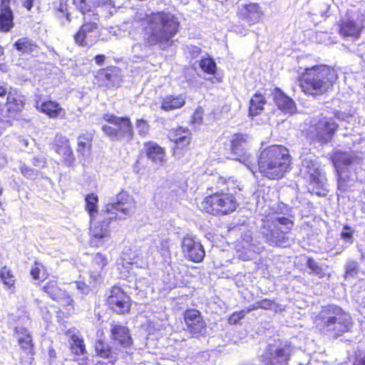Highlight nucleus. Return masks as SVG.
<instances>
[{"instance_id": "nucleus-1", "label": "nucleus", "mask_w": 365, "mask_h": 365, "mask_svg": "<svg viewBox=\"0 0 365 365\" xmlns=\"http://www.w3.org/2000/svg\"><path fill=\"white\" fill-rule=\"evenodd\" d=\"M135 19L141 23L143 38L148 46H158L163 50L168 48L179 31L178 18L168 11L150 14L138 12Z\"/></svg>"}, {"instance_id": "nucleus-2", "label": "nucleus", "mask_w": 365, "mask_h": 365, "mask_svg": "<svg viewBox=\"0 0 365 365\" xmlns=\"http://www.w3.org/2000/svg\"><path fill=\"white\" fill-rule=\"evenodd\" d=\"M136 203L126 192L118 193L115 200L108 202L99 214L98 221L91 227L90 244L98 247L110 237V224L115 220H125L134 214Z\"/></svg>"}, {"instance_id": "nucleus-3", "label": "nucleus", "mask_w": 365, "mask_h": 365, "mask_svg": "<svg viewBox=\"0 0 365 365\" xmlns=\"http://www.w3.org/2000/svg\"><path fill=\"white\" fill-rule=\"evenodd\" d=\"M289 150L282 145H271L263 150L257 160V168L265 177L275 180L282 178L290 166Z\"/></svg>"}, {"instance_id": "nucleus-4", "label": "nucleus", "mask_w": 365, "mask_h": 365, "mask_svg": "<svg viewBox=\"0 0 365 365\" xmlns=\"http://www.w3.org/2000/svg\"><path fill=\"white\" fill-rule=\"evenodd\" d=\"M317 328L334 337L341 336L352 327L350 314L339 306L329 304L322 307L315 318Z\"/></svg>"}, {"instance_id": "nucleus-5", "label": "nucleus", "mask_w": 365, "mask_h": 365, "mask_svg": "<svg viewBox=\"0 0 365 365\" xmlns=\"http://www.w3.org/2000/svg\"><path fill=\"white\" fill-rule=\"evenodd\" d=\"M336 79V73L333 68L319 65L306 68L299 78V84L305 94L317 96L326 93Z\"/></svg>"}, {"instance_id": "nucleus-6", "label": "nucleus", "mask_w": 365, "mask_h": 365, "mask_svg": "<svg viewBox=\"0 0 365 365\" xmlns=\"http://www.w3.org/2000/svg\"><path fill=\"white\" fill-rule=\"evenodd\" d=\"M299 173L309 182V192L319 196L327 195L328 192L327 178L314 155L308 154L301 156Z\"/></svg>"}, {"instance_id": "nucleus-7", "label": "nucleus", "mask_w": 365, "mask_h": 365, "mask_svg": "<svg viewBox=\"0 0 365 365\" xmlns=\"http://www.w3.org/2000/svg\"><path fill=\"white\" fill-rule=\"evenodd\" d=\"M103 119L110 124L102 125V131L110 140L128 143L133 139V127L128 117H120L112 113H104Z\"/></svg>"}, {"instance_id": "nucleus-8", "label": "nucleus", "mask_w": 365, "mask_h": 365, "mask_svg": "<svg viewBox=\"0 0 365 365\" xmlns=\"http://www.w3.org/2000/svg\"><path fill=\"white\" fill-rule=\"evenodd\" d=\"M294 222L284 216L274 217L267 229L262 232L267 242L270 245L288 247L293 242V237L289 231Z\"/></svg>"}, {"instance_id": "nucleus-9", "label": "nucleus", "mask_w": 365, "mask_h": 365, "mask_svg": "<svg viewBox=\"0 0 365 365\" xmlns=\"http://www.w3.org/2000/svg\"><path fill=\"white\" fill-rule=\"evenodd\" d=\"M237 205L233 194L216 191L203 200L200 208L208 214L222 216L233 212Z\"/></svg>"}, {"instance_id": "nucleus-10", "label": "nucleus", "mask_w": 365, "mask_h": 365, "mask_svg": "<svg viewBox=\"0 0 365 365\" xmlns=\"http://www.w3.org/2000/svg\"><path fill=\"white\" fill-rule=\"evenodd\" d=\"M338 126L333 118L324 116L312 120L307 138L313 143L326 144L331 141Z\"/></svg>"}, {"instance_id": "nucleus-11", "label": "nucleus", "mask_w": 365, "mask_h": 365, "mask_svg": "<svg viewBox=\"0 0 365 365\" xmlns=\"http://www.w3.org/2000/svg\"><path fill=\"white\" fill-rule=\"evenodd\" d=\"M294 349L287 341H274L268 344L262 361L264 365H288Z\"/></svg>"}, {"instance_id": "nucleus-12", "label": "nucleus", "mask_w": 365, "mask_h": 365, "mask_svg": "<svg viewBox=\"0 0 365 365\" xmlns=\"http://www.w3.org/2000/svg\"><path fill=\"white\" fill-rule=\"evenodd\" d=\"M247 135L236 134L231 140V158L243 163L252 173L257 170V159L247 152Z\"/></svg>"}, {"instance_id": "nucleus-13", "label": "nucleus", "mask_w": 365, "mask_h": 365, "mask_svg": "<svg viewBox=\"0 0 365 365\" xmlns=\"http://www.w3.org/2000/svg\"><path fill=\"white\" fill-rule=\"evenodd\" d=\"M364 14L357 9L347 11L344 19L340 24L339 33L344 37L358 38L364 27Z\"/></svg>"}, {"instance_id": "nucleus-14", "label": "nucleus", "mask_w": 365, "mask_h": 365, "mask_svg": "<svg viewBox=\"0 0 365 365\" xmlns=\"http://www.w3.org/2000/svg\"><path fill=\"white\" fill-rule=\"evenodd\" d=\"M83 23L74 35L75 42L80 46H90L94 44L99 37L98 20L94 18L83 17Z\"/></svg>"}, {"instance_id": "nucleus-15", "label": "nucleus", "mask_w": 365, "mask_h": 365, "mask_svg": "<svg viewBox=\"0 0 365 365\" xmlns=\"http://www.w3.org/2000/svg\"><path fill=\"white\" fill-rule=\"evenodd\" d=\"M6 102L0 101V115L2 117H14L21 112L25 105V97L16 90L10 88L6 94Z\"/></svg>"}, {"instance_id": "nucleus-16", "label": "nucleus", "mask_w": 365, "mask_h": 365, "mask_svg": "<svg viewBox=\"0 0 365 365\" xmlns=\"http://www.w3.org/2000/svg\"><path fill=\"white\" fill-rule=\"evenodd\" d=\"M184 320L187 327L186 330L193 337L197 338L206 333V323L198 310H186L184 314Z\"/></svg>"}, {"instance_id": "nucleus-17", "label": "nucleus", "mask_w": 365, "mask_h": 365, "mask_svg": "<svg viewBox=\"0 0 365 365\" xmlns=\"http://www.w3.org/2000/svg\"><path fill=\"white\" fill-rule=\"evenodd\" d=\"M107 301L110 309L118 314H125L130 311V297L119 287L112 288Z\"/></svg>"}, {"instance_id": "nucleus-18", "label": "nucleus", "mask_w": 365, "mask_h": 365, "mask_svg": "<svg viewBox=\"0 0 365 365\" xmlns=\"http://www.w3.org/2000/svg\"><path fill=\"white\" fill-rule=\"evenodd\" d=\"M182 249L185 257L194 262L202 261L205 255V250L201 243L190 237L183 238Z\"/></svg>"}, {"instance_id": "nucleus-19", "label": "nucleus", "mask_w": 365, "mask_h": 365, "mask_svg": "<svg viewBox=\"0 0 365 365\" xmlns=\"http://www.w3.org/2000/svg\"><path fill=\"white\" fill-rule=\"evenodd\" d=\"M42 289L53 300L61 303L63 306L73 307V300L72 297L67 292L58 287L56 280L47 281Z\"/></svg>"}, {"instance_id": "nucleus-20", "label": "nucleus", "mask_w": 365, "mask_h": 365, "mask_svg": "<svg viewBox=\"0 0 365 365\" xmlns=\"http://www.w3.org/2000/svg\"><path fill=\"white\" fill-rule=\"evenodd\" d=\"M54 150L62 156L63 163L68 167L73 166L76 160L69 140L61 134H57L54 139Z\"/></svg>"}, {"instance_id": "nucleus-21", "label": "nucleus", "mask_w": 365, "mask_h": 365, "mask_svg": "<svg viewBox=\"0 0 365 365\" xmlns=\"http://www.w3.org/2000/svg\"><path fill=\"white\" fill-rule=\"evenodd\" d=\"M111 339L123 348L130 347L133 340L128 328L117 323L110 324Z\"/></svg>"}, {"instance_id": "nucleus-22", "label": "nucleus", "mask_w": 365, "mask_h": 365, "mask_svg": "<svg viewBox=\"0 0 365 365\" xmlns=\"http://www.w3.org/2000/svg\"><path fill=\"white\" fill-rule=\"evenodd\" d=\"M11 0H1L0 31L7 33L14 26V14L10 7Z\"/></svg>"}, {"instance_id": "nucleus-23", "label": "nucleus", "mask_w": 365, "mask_h": 365, "mask_svg": "<svg viewBox=\"0 0 365 365\" xmlns=\"http://www.w3.org/2000/svg\"><path fill=\"white\" fill-rule=\"evenodd\" d=\"M145 150L148 158L155 166H163L165 163V152L164 148L156 143L150 141L145 144Z\"/></svg>"}, {"instance_id": "nucleus-24", "label": "nucleus", "mask_w": 365, "mask_h": 365, "mask_svg": "<svg viewBox=\"0 0 365 365\" xmlns=\"http://www.w3.org/2000/svg\"><path fill=\"white\" fill-rule=\"evenodd\" d=\"M262 14L261 8L256 3L245 4L240 11V19L250 24L259 21Z\"/></svg>"}, {"instance_id": "nucleus-25", "label": "nucleus", "mask_w": 365, "mask_h": 365, "mask_svg": "<svg viewBox=\"0 0 365 365\" xmlns=\"http://www.w3.org/2000/svg\"><path fill=\"white\" fill-rule=\"evenodd\" d=\"M273 100L278 108L284 113H294L297 109L294 101L279 88H276L274 91Z\"/></svg>"}, {"instance_id": "nucleus-26", "label": "nucleus", "mask_w": 365, "mask_h": 365, "mask_svg": "<svg viewBox=\"0 0 365 365\" xmlns=\"http://www.w3.org/2000/svg\"><path fill=\"white\" fill-rule=\"evenodd\" d=\"M96 353L101 358L107 359L110 363H113L118 358L119 350L113 349L103 340H98L94 344Z\"/></svg>"}, {"instance_id": "nucleus-27", "label": "nucleus", "mask_w": 365, "mask_h": 365, "mask_svg": "<svg viewBox=\"0 0 365 365\" xmlns=\"http://www.w3.org/2000/svg\"><path fill=\"white\" fill-rule=\"evenodd\" d=\"M170 138L175 143L178 148L182 149L190 144L191 133L186 128L178 127L170 133Z\"/></svg>"}, {"instance_id": "nucleus-28", "label": "nucleus", "mask_w": 365, "mask_h": 365, "mask_svg": "<svg viewBox=\"0 0 365 365\" xmlns=\"http://www.w3.org/2000/svg\"><path fill=\"white\" fill-rule=\"evenodd\" d=\"M185 97L182 94L178 96L167 95L160 101V108L165 111H171L184 106Z\"/></svg>"}, {"instance_id": "nucleus-29", "label": "nucleus", "mask_w": 365, "mask_h": 365, "mask_svg": "<svg viewBox=\"0 0 365 365\" xmlns=\"http://www.w3.org/2000/svg\"><path fill=\"white\" fill-rule=\"evenodd\" d=\"M73 4L76 10L80 11L83 16H87L88 18L92 16L94 20H98V15L94 11L97 3L93 0H73Z\"/></svg>"}, {"instance_id": "nucleus-30", "label": "nucleus", "mask_w": 365, "mask_h": 365, "mask_svg": "<svg viewBox=\"0 0 365 365\" xmlns=\"http://www.w3.org/2000/svg\"><path fill=\"white\" fill-rule=\"evenodd\" d=\"M19 344L22 349L29 353H32L34 344L32 336L29 330L23 327H17L15 329Z\"/></svg>"}, {"instance_id": "nucleus-31", "label": "nucleus", "mask_w": 365, "mask_h": 365, "mask_svg": "<svg viewBox=\"0 0 365 365\" xmlns=\"http://www.w3.org/2000/svg\"><path fill=\"white\" fill-rule=\"evenodd\" d=\"M14 48L21 54H32L38 51V46L31 39L24 37L17 40L13 45Z\"/></svg>"}, {"instance_id": "nucleus-32", "label": "nucleus", "mask_w": 365, "mask_h": 365, "mask_svg": "<svg viewBox=\"0 0 365 365\" xmlns=\"http://www.w3.org/2000/svg\"><path fill=\"white\" fill-rule=\"evenodd\" d=\"M36 106L42 113H46L51 118H56L63 111V109L60 107L58 103L51 101L44 102L37 101Z\"/></svg>"}, {"instance_id": "nucleus-33", "label": "nucleus", "mask_w": 365, "mask_h": 365, "mask_svg": "<svg viewBox=\"0 0 365 365\" xmlns=\"http://www.w3.org/2000/svg\"><path fill=\"white\" fill-rule=\"evenodd\" d=\"M355 175H350L348 171L342 170L338 172V189L341 192L347 191L354 186Z\"/></svg>"}, {"instance_id": "nucleus-34", "label": "nucleus", "mask_w": 365, "mask_h": 365, "mask_svg": "<svg viewBox=\"0 0 365 365\" xmlns=\"http://www.w3.org/2000/svg\"><path fill=\"white\" fill-rule=\"evenodd\" d=\"M265 103L266 100L264 97L260 93H255L250 101V115L255 116L261 113Z\"/></svg>"}, {"instance_id": "nucleus-35", "label": "nucleus", "mask_w": 365, "mask_h": 365, "mask_svg": "<svg viewBox=\"0 0 365 365\" xmlns=\"http://www.w3.org/2000/svg\"><path fill=\"white\" fill-rule=\"evenodd\" d=\"M93 135L91 133H83L78 138L77 152L85 156L89 154L92 146Z\"/></svg>"}, {"instance_id": "nucleus-36", "label": "nucleus", "mask_w": 365, "mask_h": 365, "mask_svg": "<svg viewBox=\"0 0 365 365\" xmlns=\"http://www.w3.org/2000/svg\"><path fill=\"white\" fill-rule=\"evenodd\" d=\"M306 266L310 270L309 274L323 278L326 275L327 267L316 261L312 257H307Z\"/></svg>"}, {"instance_id": "nucleus-37", "label": "nucleus", "mask_w": 365, "mask_h": 365, "mask_svg": "<svg viewBox=\"0 0 365 365\" xmlns=\"http://www.w3.org/2000/svg\"><path fill=\"white\" fill-rule=\"evenodd\" d=\"M153 242L158 252L163 258H168L170 257V245L167 238L157 235L153 239Z\"/></svg>"}, {"instance_id": "nucleus-38", "label": "nucleus", "mask_w": 365, "mask_h": 365, "mask_svg": "<svg viewBox=\"0 0 365 365\" xmlns=\"http://www.w3.org/2000/svg\"><path fill=\"white\" fill-rule=\"evenodd\" d=\"M86 210L89 213L91 220H94L97 215L98 196L93 193L89 194L86 197Z\"/></svg>"}, {"instance_id": "nucleus-39", "label": "nucleus", "mask_w": 365, "mask_h": 365, "mask_svg": "<svg viewBox=\"0 0 365 365\" xmlns=\"http://www.w3.org/2000/svg\"><path fill=\"white\" fill-rule=\"evenodd\" d=\"M119 69L117 67H110L100 72V76L115 86L118 81Z\"/></svg>"}, {"instance_id": "nucleus-40", "label": "nucleus", "mask_w": 365, "mask_h": 365, "mask_svg": "<svg viewBox=\"0 0 365 365\" xmlns=\"http://www.w3.org/2000/svg\"><path fill=\"white\" fill-rule=\"evenodd\" d=\"M200 67L201 69L208 73L214 74L216 72L217 65L214 59L207 56V57L203 56L200 61Z\"/></svg>"}, {"instance_id": "nucleus-41", "label": "nucleus", "mask_w": 365, "mask_h": 365, "mask_svg": "<svg viewBox=\"0 0 365 365\" xmlns=\"http://www.w3.org/2000/svg\"><path fill=\"white\" fill-rule=\"evenodd\" d=\"M71 349L76 354H83L86 352V347L83 339L77 335L73 334L71 339Z\"/></svg>"}, {"instance_id": "nucleus-42", "label": "nucleus", "mask_w": 365, "mask_h": 365, "mask_svg": "<svg viewBox=\"0 0 365 365\" xmlns=\"http://www.w3.org/2000/svg\"><path fill=\"white\" fill-rule=\"evenodd\" d=\"M0 278L7 288L14 289L16 279L10 269H8L6 267H2L0 270Z\"/></svg>"}, {"instance_id": "nucleus-43", "label": "nucleus", "mask_w": 365, "mask_h": 365, "mask_svg": "<svg viewBox=\"0 0 365 365\" xmlns=\"http://www.w3.org/2000/svg\"><path fill=\"white\" fill-rule=\"evenodd\" d=\"M20 171L21 173L27 179L30 180H35L36 179L39 175V172L36 170L33 169L29 166H27L26 164L23 163L20 166Z\"/></svg>"}, {"instance_id": "nucleus-44", "label": "nucleus", "mask_w": 365, "mask_h": 365, "mask_svg": "<svg viewBox=\"0 0 365 365\" xmlns=\"http://www.w3.org/2000/svg\"><path fill=\"white\" fill-rule=\"evenodd\" d=\"M135 128L138 134L142 137H145L150 130V125L143 118L136 120Z\"/></svg>"}, {"instance_id": "nucleus-45", "label": "nucleus", "mask_w": 365, "mask_h": 365, "mask_svg": "<svg viewBox=\"0 0 365 365\" xmlns=\"http://www.w3.org/2000/svg\"><path fill=\"white\" fill-rule=\"evenodd\" d=\"M107 264V259L101 253H96L92 259V264L96 269H102Z\"/></svg>"}, {"instance_id": "nucleus-46", "label": "nucleus", "mask_w": 365, "mask_h": 365, "mask_svg": "<svg viewBox=\"0 0 365 365\" xmlns=\"http://www.w3.org/2000/svg\"><path fill=\"white\" fill-rule=\"evenodd\" d=\"M346 277H354L359 272V264L354 260H349L346 264Z\"/></svg>"}, {"instance_id": "nucleus-47", "label": "nucleus", "mask_w": 365, "mask_h": 365, "mask_svg": "<svg viewBox=\"0 0 365 365\" xmlns=\"http://www.w3.org/2000/svg\"><path fill=\"white\" fill-rule=\"evenodd\" d=\"M354 231L351 227L347 225L343 227L342 231L340 234L341 238L348 244H352L354 241L353 237Z\"/></svg>"}, {"instance_id": "nucleus-48", "label": "nucleus", "mask_w": 365, "mask_h": 365, "mask_svg": "<svg viewBox=\"0 0 365 365\" xmlns=\"http://www.w3.org/2000/svg\"><path fill=\"white\" fill-rule=\"evenodd\" d=\"M147 47H148V46H146L143 41V43L134 44L132 48V51L137 58H140L147 54ZM151 46H149V48Z\"/></svg>"}, {"instance_id": "nucleus-49", "label": "nucleus", "mask_w": 365, "mask_h": 365, "mask_svg": "<svg viewBox=\"0 0 365 365\" xmlns=\"http://www.w3.org/2000/svg\"><path fill=\"white\" fill-rule=\"evenodd\" d=\"M55 16L61 26H66L71 22V14L68 11L63 13H56Z\"/></svg>"}, {"instance_id": "nucleus-50", "label": "nucleus", "mask_w": 365, "mask_h": 365, "mask_svg": "<svg viewBox=\"0 0 365 365\" xmlns=\"http://www.w3.org/2000/svg\"><path fill=\"white\" fill-rule=\"evenodd\" d=\"M245 312H244V310H240L239 312H235L234 313H232L229 319H228V322L229 324H237L242 319H243L245 316Z\"/></svg>"}, {"instance_id": "nucleus-51", "label": "nucleus", "mask_w": 365, "mask_h": 365, "mask_svg": "<svg viewBox=\"0 0 365 365\" xmlns=\"http://www.w3.org/2000/svg\"><path fill=\"white\" fill-rule=\"evenodd\" d=\"M32 164L38 168H43L46 164V159L43 155H36L34 157Z\"/></svg>"}, {"instance_id": "nucleus-52", "label": "nucleus", "mask_w": 365, "mask_h": 365, "mask_svg": "<svg viewBox=\"0 0 365 365\" xmlns=\"http://www.w3.org/2000/svg\"><path fill=\"white\" fill-rule=\"evenodd\" d=\"M259 309H272L277 307L276 303L270 299H264L259 301Z\"/></svg>"}, {"instance_id": "nucleus-53", "label": "nucleus", "mask_w": 365, "mask_h": 365, "mask_svg": "<svg viewBox=\"0 0 365 365\" xmlns=\"http://www.w3.org/2000/svg\"><path fill=\"white\" fill-rule=\"evenodd\" d=\"M187 52L190 55L192 58L197 57L201 53V48L198 46L190 45L186 47Z\"/></svg>"}, {"instance_id": "nucleus-54", "label": "nucleus", "mask_w": 365, "mask_h": 365, "mask_svg": "<svg viewBox=\"0 0 365 365\" xmlns=\"http://www.w3.org/2000/svg\"><path fill=\"white\" fill-rule=\"evenodd\" d=\"M212 180L216 181V188H221V192L223 190V186L226 185V180L217 174L212 175Z\"/></svg>"}, {"instance_id": "nucleus-55", "label": "nucleus", "mask_w": 365, "mask_h": 365, "mask_svg": "<svg viewBox=\"0 0 365 365\" xmlns=\"http://www.w3.org/2000/svg\"><path fill=\"white\" fill-rule=\"evenodd\" d=\"M76 289L83 294H88L90 289L84 282H75Z\"/></svg>"}, {"instance_id": "nucleus-56", "label": "nucleus", "mask_w": 365, "mask_h": 365, "mask_svg": "<svg viewBox=\"0 0 365 365\" xmlns=\"http://www.w3.org/2000/svg\"><path fill=\"white\" fill-rule=\"evenodd\" d=\"M54 14L56 13H63L65 11H68V5L66 3L63 2V1H61L58 5V6L54 7Z\"/></svg>"}, {"instance_id": "nucleus-57", "label": "nucleus", "mask_w": 365, "mask_h": 365, "mask_svg": "<svg viewBox=\"0 0 365 365\" xmlns=\"http://www.w3.org/2000/svg\"><path fill=\"white\" fill-rule=\"evenodd\" d=\"M343 164L346 166L351 165L356 158L350 155H344L341 158Z\"/></svg>"}, {"instance_id": "nucleus-58", "label": "nucleus", "mask_w": 365, "mask_h": 365, "mask_svg": "<svg viewBox=\"0 0 365 365\" xmlns=\"http://www.w3.org/2000/svg\"><path fill=\"white\" fill-rule=\"evenodd\" d=\"M48 357V361L50 365H56V351L53 348H49Z\"/></svg>"}, {"instance_id": "nucleus-59", "label": "nucleus", "mask_w": 365, "mask_h": 365, "mask_svg": "<svg viewBox=\"0 0 365 365\" xmlns=\"http://www.w3.org/2000/svg\"><path fill=\"white\" fill-rule=\"evenodd\" d=\"M100 270L95 269V270L90 272V277L93 279V282H99L101 280Z\"/></svg>"}, {"instance_id": "nucleus-60", "label": "nucleus", "mask_w": 365, "mask_h": 365, "mask_svg": "<svg viewBox=\"0 0 365 365\" xmlns=\"http://www.w3.org/2000/svg\"><path fill=\"white\" fill-rule=\"evenodd\" d=\"M334 116L339 120H348L349 118L352 117L351 115L341 111H337Z\"/></svg>"}, {"instance_id": "nucleus-61", "label": "nucleus", "mask_w": 365, "mask_h": 365, "mask_svg": "<svg viewBox=\"0 0 365 365\" xmlns=\"http://www.w3.org/2000/svg\"><path fill=\"white\" fill-rule=\"evenodd\" d=\"M35 0H25L22 2L23 6L27 10L31 11L34 6Z\"/></svg>"}, {"instance_id": "nucleus-62", "label": "nucleus", "mask_w": 365, "mask_h": 365, "mask_svg": "<svg viewBox=\"0 0 365 365\" xmlns=\"http://www.w3.org/2000/svg\"><path fill=\"white\" fill-rule=\"evenodd\" d=\"M8 92L9 91L6 87V84L0 81V98L4 97L8 93Z\"/></svg>"}, {"instance_id": "nucleus-63", "label": "nucleus", "mask_w": 365, "mask_h": 365, "mask_svg": "<svg viewBox=\"0 0 365 365\" xmlns=\"http://www.w3.org/2000/svg\"><path fill=\"white\" fill-rule=\"evenodd\" d=\"M259 309V302H257L256 303L250 305L247 309H243V310L245 312V314H247L250 313V312L255 310V309Z\"/></svg>"}, {"instance_id": "nucleus-64", "label": "nucleus", "mask_w": 365, "mask_h": 365, "mask_svg": "<svg viewBox=\"0 0 365 365\" xmlns=\"http://www.w3.org/2000/svg\"><path fill=\"white\" fill-rule=\"evenodd\" d=\"M353 365H365V356H356L353 362Z\"/></svg>"}]
</instances>
